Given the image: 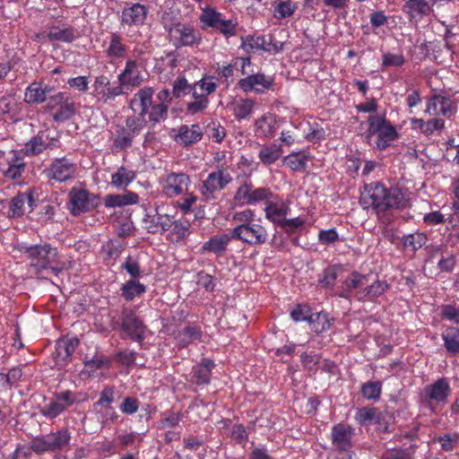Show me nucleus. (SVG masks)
<instances>
[{"label":"nucleus","instance_id":"nucleus-1","mask_svg":"<svg viewBox=\"0 0 459 459\" xmlns=\"http://www.w3.org/2000/svg\"><path fill=\"white\" fill-rule=\"evenodd\" d=\"M359 203L365 208L373 207L379 214L389 210L403 208L406 199L400 188H386L379 182H373L365 186Z\"/></svg>","mask_w":459,"mask_h":459},{"label":"nucleus","instance_id":"nucleus-2","mask_svg":"<svg viewBox=\"0 0 459 459\" xmlns=\"http://www.w3.org/2000/svg\"><path fill=\"white\" fill-rule=\"evenodd\" d=\"M22 253L30 260V264L39 273L47 270L57 257V250L49 244L32 245L22 247Z\"/></svg>","mask_w":459,"mask_h":459},{"label":"nucleus","instance_id":"nucleus-3","mask_svg":"<svg viewBox=\"0 0 459 459\" xmlns=\"http://www.w3.org/2000/svg\"><path fill=\"white\" fill-rule=\"evenodd\" d=\"M200 22L203 23L202 28H212L226 38L236 35L237 23L232 20H225L222 14L212 8H204L200 15Z\"/></svg>","mask_w":459,"mask_h":459},{"label":"nucleus","instance_id":"nucleus-4","mask_svg":"<svg viewBox=\"0 0 459 459\" xmlns=\"http://www.w3.org/2000/svg\"><path fill=\"white\" fill-rule=\"evenodd\" d=\"M266 230L259 224L251 223L250 225H237L231 230V237L234 239L240 240L250 246H260L267 240Z\"/></svg>","mask_w":459,"mask_h":459},{"label":"nucleus","instance_id":"nucleus-5","mask_svg":"<svg viewBox=\"0 0 459 459\" xmlns=\"http://www.w3.org/2000/svg\"><path fill=\"white\" fill-rule=\"evenodd\" d=\"M96 199L97 196L90 194L88 190L73 187L69 192L70 212L77 216L94 209L97 206Z\"/></svg>","mask_w":459,"mask_h":459},{"label":"nucleus","instance_id":"nucleus-6","mask_svg":"<svg viewBox=\"0 0 459 459\" xmlns=\"http://www.w3.org/2000/svg\"><path fill=\"white\" fill-rule=\"evenodd\" d=\"M76 169V164L71 160L65 157L56 158L49 167L44 169L43 173L48 179L62 183L73 179L75 176Z\"/></svg>","mask_w":459,"mask_h":459},{"label":"nucleus","instance_id":"nucleus-7","mask_svg":"<svg viewBox=\"0 0 459 459\" xmlns=\"http://www.w3.org/2000/svg\"><path fill=\"white\" fill-rule=\"evenodd\" d=\"M451 393V388L446 378H439L432 385L424 388L421 394L422 403L431 411H434L432 403H444Z\"/></svg>","mask_w":459,"mask_h":459},{"label":"nucleus","instance_id":"nucleus-8","mask_svg":"<svg viewBox=\"0 0 459 459\" xmlns=\"http://www.w3.org/2000/svg\"><path fill=\"white\" fill-rule=\"evenodd\" d=\"M231 176L224 169L211 172L203 182L202 195L205 200L214 199L213 194L222 190L230 181Z\"/></svg>","mask_w":459,"mask_h":459},{"label":"nucleus","instance_id":"nucleus-9","mask_svg":"<svg viewBox=\"0 0 459 459\" xmlns=\"http://www.w3.org/2000/svg\"><path fill=\"white\" fill-rule=\"evenodd\" d=\"M122 329L130 339L142 343L144 339L146 326L132 310L125 309L121 316Z\"/></svg>","mask_w":459,"mask_h":459},{"label":"nucleus","instance_id":"nucleus-10","mask_svg":"<svg viewBox=\"0 0 459 459\" xmlns=\"http://www.w3.org/2000/svg\"><path fill=\"white\" fill-rule=\"evenodd\" d=\"M169 33L175 39V46L177 48L193 46L199 44L201 41V34L193 27L185 23L178 22L169 30Z\"/></svg>","mask_w":459,"mask_h":459},{"label":"nucleus","instance_id":"nucleus-11","mask_svg":"<svg viewBox=\"0 0 459 459\" xmlns=\"http://www.w3.org/2000/svg\"><path fill=\"white\" fill-rule=\"evenodd\" d=\"M80 341L77 337L58 339L53 357L58 368L65 367L72 359V355Z\"/></svg>","mask_w":459,"mask_h":459},{"label":"nucleus","instance_id":"nucleus-12","mask_svg":"<svg viewBox=\"0 0 459 459\" xmlns=\"http://www.w3.org/2000/svg\"><path fill=\"white\" fill-rule=\"evenodd\" d=\"M332 442L339 451H349L352 447L354 429L344 423H338L332 429Z\"/></svg>","mask_w":459,"mask_h":459},{"label":"nucleus","instance_id":"nucleus-13","mask_svg":"<svg viewBox=\"0 0 459 459\" xmlns=\"http://www.w3.org/2000/svg\"><path fill=\"white\" fill-rule=\"evenodd\" d=\"M190 182L189 177L185 173H170L163 184V193L169 197H174L187 190Z\"/></svg>","mask_w":459,"mask_h":459},{"label":"nucleus","instance_id":"nucleus-14","mask_svg":"<svg viewBox=\"0 0 459 459\" xmlns=\"http://www.w3.org/2000/svg\"><path fill=\"white\" fill-rule=\"evenodd\" d=\"M173 216L162 213L159 207L155 208V214H146L143 221L148 224L147 230L150 233H163L169 230L173 225Z\"/></svg>","mask_w":459,"mask_h":459},{"label":"nucleus","instance_id":"nucleus-15","mask_svg":"<svg viewBox=\"0 0 459 459\" xmlns=\"http://www.w3.org/2000/svg\"><path fill=\"white\" fill-rule=\"evenodd\" d=\"M273 84V79L264 74H251L239 80L238 86L245 91H255L263 93L264 90L270 89Z\"/></svg>","mask_w":459,"mask_h":459},{"label":"nucleus","instance_id":"nucleus-16","mask_svg":"<svg viewBox=\"0 0 459 459\" xmlns=\"http://www.w3.org/2000/svg\"><path fill=\"white\" fill-rule=\"evenodd\" d=\"M242 48L246 49L247 52L253 51L255 49L264 50L265 52H278L282 49V43H274L273 42L272 37H270L269 41L265 39L264 36H247L241 38Z\"/></svg>","mask_w":459,"mask_h":459},{"label":"nucleus","instance_id":"nucleus-17","mask_svg":"<svg viewBox=\"0 0 459 459\" xmlns=\"http://www.w3.org/2000/svg\"><path fill=\"white\" fill-rule=\"evenodd\" d=\"M117 79L122 86L126 88L139 86L143 82L137 64L134 60L126 62L125 70L117 76Z\"/></svg>","mask_w":459,"mask_h":459},{"label":"nucleus","instance_id":"nucleus-18","mask_svg":"<svg viewBox=\"0 0 459 459\" xmlns=\"http://www.w3.org/2000/svg\"><path fill=\"white\" fill-rule=\"evenodd\" d=\"M148 9L139 3L134 4L131 7L122 11L121 21L126 25L143 24L147 17Z\"/></svg>","mask_w":459,"mask_h":459},{"label":"nucleus","instance_id":"nucleus-19","mask_svg":"<svg viewBox=\"0 0 459 459\" xmlns=\"http://www.w3.org/2000/svg\"><path fill=\"white\" fill-rule=\"evenodd\" d=\"M202 136L203 132L198 125L195 124L190 127L184 125L179 127L176 140L181 144L187 146L200 141Z\"/></svg>","mask_w":459,"mask_h":459},{"label":"nucleus","instance_id":"nucleus-20","mask_svg":"<svg viewBox=\"0 0 459 459\" xmlns=\"http://www.w3.org/2000/svg\"><path fill=\"white\" fill-rule=\"evenodd\" d=\"M51 90L48 86L43 88L39 82H32L26 89L24 101L30 105L43 103Z\"/></svg>","mask_w":459,"mask_h":459},{"label":"nucleus","instance_id":"nucleus-21","mask_svg":"<svg viewBox=\"0 0 459 459\" xmlns=\"http://www.w3.org/2000/svg\"><path fill=\"white\" fill-rule=\"evenodd\" d=\"M231 239H234V237H231V231L227 234L214 236L204 244L202 251L212 252L220 255L226 250Z\"/></svg>","mask_w":459,"mask_h":459},{"label":"nucleus","instance_id":"nucleus-22","mask_svg":"<svg viewBox=\"0 0 459 459\" xmlns=\"http://www.w3.org/2000/svg\"><path fill=\"white\" fill-rule=\"evenodd\" d=\"M388 288L389 285L385 281H376L370 285H365L362 290L356 293L355 297L359 301L365 299L372 300L383 295Z\"/></svg>","mask_w":459,"mask_h":459},{"label":"nucleus","instance_id":"nucleus-23","mask_svg":"<svg viewBox=\"0 0 459 459\" xmlns=\"http://www.w3.org/2000/svg\"><path fill=\"white\" fill-rule=\"evenodd\" d=\"M139 196L134 192H126L125 194L118 195H108L105 197L106 207L115 208L123 207L129 204H137Z\"/></svg>","mask_w":459,"mask_h":459},{"label":"nucleus","instance_id":"nucleus-24","mask_svg":"<svg viewBox=\"0 0 459 459\" xmlns=\"http://www.w3.org/2000/svg\"><path fill=\"white\" fill-rule=\"evenodd\" d=\"M49 139L48 130L39 131L25 144V153L29 156L38 155L46 150V141Z\"/></svg>","mask_w":459,"mask_h":459},{"label":"nucleus","instance_id":"nucleus-25","mask_svg":"<svg viewBox=\"0 0 459 459\" xmlns=\"http://www.w3.org/2000/svg\"><path fill=\"white\" fill-rule=\"evenodd\" d=\"M431 0H409L403 5V11L411 18L416 14L428 15L432 10Z\"/></svg>","mask_w":459,"mask_h":459},{"label":"nucleus","instance_id":"nucleus-26","mask_svg":"<svg viewBox=\"0 0 459 459\" xmlns=\"http://www.w3.org/2000/svg\"><path fill=\"white\" fill-rule=\"evenodd\" d=\"M76 113L75 102L68 97L65 102L52 114V118L56 123H64L70 120Z\"/></svg>","mask_w":459,"mask_h":459},{"label":"nucleus","instance_id":"nucleus-27","mask_svg":"<svg viewBox=\"0 0 459 459\" xmlns=\"http://www.w3.org/2000/svg\"><path fill=\"white\" fill-rule=\"evenodd\" d=\"M398 134L394 126L385 119V126H382L379 134H377V148L384 150L389 146L390 142L395 140Z\"/></svg>","mask_w":459,"mask_h":459},{"label":"nucleus","instance_id":"nucleus-28","mask_svg":"<svg viewBox=\"0 0 459 459\" xmlns=\"http://www.w3.org/2000/svg\"><path fill=\"white\" fill-rule=\"evenodd\" d=\"M47 38L51 41L71 43L76 38L75 30L72 27L60 28L57 26H53L47 33Z\"/></svg>","mask_w":459,"mask_h":459},{"label":"nucleus","instance_id":"nucleus-29","mask_svg":"<svg viewBox=\"0 0 459 459\" xmlns=\"http://www.w3.org/2000/svg\"><path fill=\"white\" fill-rule=\"evenodd\" d=\"M444 346L447 351L456 354L459 353V329L456 327H447L442 333Z\"/></svg>","mask_w":459,"mask_h":459},{"label":"nucleus","instance_id":"nucleus-30","mask_svg":"<svg viewBox=\"0 0 459 459\" xmlns=\"http://www.w3.org/2000/svg\"><path fill=\"white\" fill-rule=\"evenodd\" d=\"M48 443L49 444L50 451L61 450L68 445L71 436L67 429H61L57 432L51 433L46 436Z\"/></svg>","mask_w":459,"mask_h":459},{"label":"nucleus","instance_id":"nucleus-31","mask_svg":"<svg viewBox=\"0 0 459 459\" xmlns=\"http://www.w3.org/2000/svg\"><path fill=\"white\" fill-rule=\"evenodd\" d=\"M342 271V267L338 264L326 267L319 276V284L324 288H333L337 277Z\"/></svg>","mask_w":459,"mask_h":459},{"label":"nucleus","instance_id":"nucleus-32","mask_svg":"<svg viewBox=\"0 0 459 459\" xmlns=\"http://www.w3.org/2000/svg\"><path fill=\"white\" fill-rule=\"evenodd\" d=\"M135 178V173L126 167H120L111 177V185L117 187H126Z\"/></svg>","mask_w":459,"mask_h":459},{"label":"nucleus","instance_id":"nucleus-33","mask_svg":"<svg viewBox=\"0 0 459 459\" xmlns=\"http://www.w3.org/2000/svg\"><path fill=\"white\" fill-rule=\"evenodd\" d=\"M145 286L134 280H129L121 287V296L127 301L145 292Z\"/></svg>","mask_w":459,"mask_h":459},{"label":"nucleus","instance_id":"nucleus-34","mask_svg":"<svg viewBox=\"0 0 459 459\" xmlns=\"http://www.w3.org/2000/svg\"><path fill=\"white\" fill-rule=\"evenodd\" d=\"M106 52L112 58H123L126 56V47L122 43V38L119 35L111 34L110 43Z\"/></svg>","mask_w":459,"mask_h":459},{"label":"nucleus","instance_id":"nucleus-35","mask_svg":"<svg viewBox=\"0 0 459 459\" xmlns=\"http://www.w3.org/2000/svg\"><path fill=\"white\" fill-rule=\"evenodd\" d=\"M288 210L289 208L284 204L278 205L277 204L271 203L265 208V215L267 219L280 226L281 220L285 219L284 217Z\"/></svg>","mask_w":459,"mask_h":459},{"label":"nucleus","instance_id":"nucleus-36","mask_svg":"<svg viewBox=\"0 0 459 459\" xmlns=\"http://www.w3.org/2000/svg\"><path fill=\"white\" fill-rule=\"evenodd\" d=\"M281 154V148L276 144L264 146L259 152V158L265 165L274 163Z\"/></svg>","mask_w":459,"mask_h":459},{"label":"nucleus","instance_id":"nucleus-37","mask_svg":"<svg viewBox=\"0 0 459 459\" xmlns=\"http://www.w3.org/2000/svg\"><path fill=\"white\" fill-rule=\"evenodd\" d=\"M307 156L304 152H292L285 157L286 165L293 171H300L306 169Z\"/></svg>","mask_w":459,"mask_h":459},{"label":"nucleus","instance_id":"nucleus-38","mask_svg":"<svg viewBox=\"0 0 459 459\" xmlns=\"http://www.w3.org/2000/svg\"><path fill=\"white\" fill-rule=\"evenodd\" d=\"M200 338L201 331L195 326H186L178 334V342L183 347Z\"/></svg>","mask_w":459,"mask_h":459},{"label":"nucleus","instance_id":"nucleus-39","mask_svg":"<svg viewBox=\"0 0 459 459\" xmlns=\"http://www.w3.org/2000/svg\"><path fill=\"white\" fill-rule=\"evenodd\" d=\"M134 136L131 135L127 129L124 126H118L117 129V135L114 139V146L120 150H126L132 146L133 139Z\"/></svg>","mask_w":459,"mask_h":459},{"label":"nucleus","instance_id":"nucleus-40","mask_svg":"<svg viewBox=\"0 0 459 459\" xmlns=\"http://www.w3.org/2000/svg\"><path fill=\"white\" fill-rule=\"evenodd\" d=\"M25 200H27V197L22 193L13 197L9 204L8 216L12 218L22 216L24 214Z\"/></svg>","mask_w":459,"mask_h":459},{"label":"nucleus","instance_id":"nucleus-41","mask_svg":"<svg viewBox=\"0 0 459 459\" xmlns=\"http://www.w3.org/2000/svg\"><path fill=\"white\" fill-rule=\"evenodd\" d=\"M427 239L425 234L415 232L405 236L403 244L405 248H411L412 251H416L427 243Z\"/></svg>","mask_w":459,"mask_h":459},{"label":"nucleus","instance_id":"nucleus-42","mask_svg":"<svg viewBox=\"0 0 459 459\" xmlns=\"http://www.w3.org/2000/svg\"><path fill=\"white\" fill-rule=\"evenodd\" d=\"M115 401V388L105 386L100 394V399L93 404L94 408L101 407L106 410H112V403Z\"/></svg>","mask_w":459,"mask_h":459},{"label":"nucleus","instance_id":"nucleus-43","mask_svg":"<svg viewBox=\"0 0 459 459\" xmlns=\"http://www.w3.org/2000/svg\"><path fill=\"white\" fill-rule=\"evenodd\" d=\"M342 283L351 291L357 289L362 290L368 283V276L358 272H353Z\"/></svg>","mask_w":459,"mask_h":459},{"label":"nucleus","instance_id":"nucleus-44","mask_svg":"<svg viewBox=\"0 0 459 459\" xmlns=\"http://www.w3.org/2000/svg\"><path fill=\"white\" fill-rule=\"evenodd\" d=\"M381 390L382 385L379 381L367 382L361 386V394L368 400H377Z\"/></svg>","mask_w":459,"mask_h":459},{"label":"nucleus","instance_id":"nucleus-45","mask_svg":"<svg viewBox=\"0 0 459 459\" xmlns=\"http://www.w3.org/2000/svg\"><path fill=\"white\" fill-rule=\"evenodd\" d=\"M309 312V307L307 306L298 305L297 307L290 312V316L295 322L307 321L309 324H314L315 316H312Z\"/></svg>","mask_w":459,"mask_h":459},{"label":"nucleus","instance_id":"nucleus-46","mask_svg":"<svg viewBox=\"0 0 459 459\" xmlns=\"http://www.w3.org/2000/svg\"><path fill=\"white\" fill-rule=\"evenodd\" d=\"M191 92V84H189L185 76L178 77L173 82L172 94L175 98H181Z\"/></svg>","mask_w":459,"mask_h":459},{"label":"nucleus","instance_id":"nucleus-47","mask_svg":"<svg viewBox=\"0 0 459 459\" xmlns=\"http://www.w3.org/2000/svg\"><path fill=\"white\" fill-rule=\"evenodd\" d=\"M253 107V100L249 99L242 100L234 107V115L238 119L247 118L252 112Z\"/></svg>","mask_w":459,"mask_h":459},{"label":"nucleus","instance_id":"nucleus-48","mask_svg":"<svg viewBox=\"0 0 459 459\" xmlns=\"http://www.w3.org/2000/svg\"><path fill=\"white\" fill-rule=\"evenodd\" d=\"M368 122V129L366 138L369 140L373 135L379 134L382 126L385 124V118L380 116H369Z\"/></svg>","mask_w":459,"mask_h":459},{"label":"nucleus","instance_id":"nucleus-49","mask_svg":"<svg viewBox=\"0 0 459 459\" xmlns=\"http://www.w3.org/2000/svg\"><path fill=\"white\" fill-rule=\"evenodd\" d=\"M312 316H315V323L311 324L315 332L321 333L330 328L331 322L328 318L327 313L320 312L312 314Z\"/></svg>","mask_w":459,"mask_h":459},{"label":"nucleus","instance_id":"nucleus-50","mask_svg":"<svg viewBox=\"0 0 459 459\" xmlns=\"http://www.w3.org/2000/svg\"><path fill=\"white\" fill-rule=\"evenodd\" d=\"M167 116L168 106L163 103L153 105L152 107V110L149 112L150 121L154 124L160 122V120H165Z\"/></svg>","mask_w":459,"mask_h":459},{"label":"nucleus","instance_id":"nucleus-51","mask_svg":"<svg viewBox=\"0 0 459 459\" xmlns=\"http://www.w3.org/2000/svg\"><path fill=\"white\" fill-rule=\"evenodd\" d=\"M256 130L261 132V134L264 137H272L274 134L275 128L273 125V121L270 120L266 117H263L262 118L255 121Z\"/></svg>","mask_w":459,"mask_h":459},{"label":"nucleus","instance_id":"nucleus-52","mask_svg":"<svg viewBox=\"0 0 459 459\" xmlns=\"http://www.w3.org/2000/svg\"><path fill=\"white\" fill-rule=\"evenodd\" d=\"M295 5L290 1L280 2L274 9V16L279 19H284L293 14Z\"/></svg>","mask_w":459,"mask_h":459},{"label":"nucleus","instance_id":"nucleus-53","mask_svg":"<svg viewBox=\"0 0 459 459\" xmlns=\"http://www.w3.org/2000/svg\"><path fill=\"white\" fill-rule=\"evenodd\" d=\"M64 411V406L55 400L51 402L49 404L45 405L43 408H41L40 412L42 415L48 419H54Z\"/></svg>","mask_w":459,"mask_h":459},{"label":"nucleus","instance_id":"nucleus-54","mask_svg":"<svg viewBox=\"0 0 459 459\" xmlns=\"http://www.w3.org/2000/svg\"><path fill=\"white\" fill-rule=\"evenodd\" d=\"M69 96L65 92H57L53 96L47 95V103L45 108L47 110H54L58 108Z\"/></svg>","mask_w":459,"mask_h":459},{"label":"nucleus","instance_id":"nucleus-55","mask_svg":"<svg viewBox=\"0 0 459 459\" xmlns=\"http://www.w3.org/2000/svg\"><path fill=\"white\" fill-rule=\"evenodd\" d=\"M143 127V120L135 117H129L126 120V129L133 136L138 135Z\"/></svg>","mask_w":459,"mask_h":459},{"label":"nucleus","instance_id":"nucleus-56","mask_svg":"<svg viewBox=\"0 0 459 459\" xmlns=\"http://www.w3.org/2000/svg\"><path fill=\"white\" fill-rule=\"evenodd\" d=\"M193 374L197 385L208 384L210 382L211 373H209V369L204 367L196 365L193 368Z\"/></svg>","mask_w":459,"mask_h":459},{"label":"nucleus","instance_id":"nucleus-57","mask_svg":"<svg viewBox=\"0 0 459 459\" xmlns=\"http://www.w3.org/2000/svg\"><path fill=\"white\" fill-rule=\"evenodd\" d=\"M48 445L46 436H41L34 437L30 442V447L34 453L42 454L50 451Z\"/></svg>","mask_w":459,"mask_h":459},{"label":"nucleus","instance_id":"nucleus-58","mask_svg":"<svg viewBox=\"0 0 459 459\" xmlns=\"http://www.w3.org/2000/svg\"><path fill=\"white\" fill-rule=\"evenodd\" d=\"M272 195V192L269 188L266 187H259L256 189L251 188L250 197L247 200V204H251L256 202H260L263 200L268 199Z\"/></svg>","mask_w":459,"mask_h":459},{"label":"nucleus","instance_id":"nucleus-59","mask_svg":"<svg viewBox=\"0 0 459 459\" xmlns=\"http://www.w3.org/2000/svg\"><path fill=\"white\" fill-rule=\"evenodd\" d=\"M209 104L208 98H203L201 100H195V101L188 102L186 105V113L190 115H195L199 112L204 111L207 108Z\"/></svg>","mask_w":459,"mask_h":459},{"label":"nucleus","instance_id":"nucleus-60","mask_svg":"<svg viewBox=\"0 0 459 459\" xmlns=\"http://www.w3.org/2000/svg\"><path fill=\"white\" fill-rule=\"evenodd\" d=\"M404 62L405 59L403 55L386 53L383 56L382 65L400 67L404 64Z\"/></svg>","mask_w":459,"mask_h":459},{"label":"nucleus","instance_id":"nucleus-61","mask_svg":"<svg viewBox=\"0 0 459 459\" xmlns=\"http://www.w3.org/2000/svg\"><path fill=\"white\" fill-rule=\"evenodd\" d=\"M254 212L251 210H245L233 214L232 220L239 222L238 225L247 226L254 222Z\"/></svg>","mask_w":459,"mask_h":459},{"label":"nucleus","instance_id":"nucleus-62","mask_svg":"<svg viewBox=\"0 0 459 459\" xmlns=\"http://www.w3.org/2000/svg\"><path fill=\"white\" fill-rule=\"evenodd\" d=\"M318 239L322 244L329 245L339 239V235L335 229L323 230L318 233Z\"/></svg>","mask_w":459,"mask_h":459},{"label":"nucleus","instance_id":"nucleus-63","mask_svg":"<svg viewBox=\"0 0 459 459\" xmlns=\"http://www.w3.org/2000/svg\"><path fill=\"white\" fill-rule=\"evenodd\" d=\"M441 315L443 318L459 324V308L452 305H445L442 307Z\"/></svg>","mask_w":459,"mask_h":459},{"label":"nucleus","instance_id":"nucleus-64","mask_svg":"<svg viewBox=\"0 0 459 459\" xmlns=\"http://www.w3.org/2000/svg\"><path fill=\"white\" fill-rule=\"evenodd\" d=\"M381 459H413L408 449H394L385 452Z\"/></svg>","mask_w":459,"mask_h":459}]
</instances>
